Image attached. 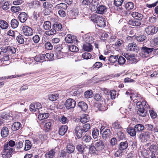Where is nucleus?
Listing matches in <instances>:
<instances>
[{"instance_id":"obj_1","label":"nucleus","mask_w":158,"mask_h":158,"mask_svg":"<svg viewBox=\"0 0 158 158\" xmlns=\"http://www.w3.org/2000/svg\"><path fill=\"white\" fill-rule=\"evenodd\" d=\"M136 107L138 108L137 114L139 116L144 117L145 113L150 108L149 106L145 101L142 102H138L136 103Z\"/></svg>"},{"instance_id":"obj_2","label":"nucleus","mask_w":158,"mask_h":158,"mask_svg":"<svg viewBox=\"0 0 158 158\" xmlns=\"http://www.w3.org/2000/svg\"><path fill=\"white\" fill-rule=\"evenodd\" d=\"M15 149L13 148L9 147L7 144H5L2 153V155L3 158H10L12 156L14 153Z\"/></svg>"},{"instance_id":"obj_3","label":"nucleus","mask_w":158,"mask_h":158,"mask_svg":"<svg viewBox=\"0 0 158 158\" xmlns=\"http://www.w3.org/2000/svg\"><path fill=\"white\" fill-rule=\"evenodd\" d=\"M62 28L61 24L59 23H56L52 26V28L49 31L45 32V34L48 35H52L56 34L57 31L61 30Z\"/></svg>"},{"instance_id":"obj_4","label":"nucleus","mask_w":158,"mask_h":158,"mask_svg":"<svg viewBox=\"0 0 158 158\" xmlns=\"http://www.w3.org/2000/svg\"><path fill=\"white\" fill-rule=\"evenodd\" d=\"M141 50L142 51L139 54L142 57L144 58L149 56V54L153 51V48H149L144 46L141 48Z\"/></svg>"},{"instance_id":"obj_5","label":"nucleus","mask_w":158,"mask_h":158,"mask_svg":"<svg viewBox=\"0 0 158 158\" xmlns=\"http://www.w3.org/2000/svg\"><path fill=\"white\" fill-rule=\"evenodd\" d=\"M145 31L147 34L152 35L158 31V28L154 26H149L145 28Z\"/></svg>"},{"instance_id":"obj_6","label":"nucleus","mask_w":158,"mask_h":158,"mask_svg":"<svg viewBox=\"0 0 158 158\" xmlns=\"http://www.w3.org/2000/svg\"><path fill=\"white\" fill-rule=\"evenodd\" d=\"M141 142H146L150 138V134L148 131L140 134L139 135Z\"/></svg>"},{"instance_id":"obj_7","label":"nucleus","mask_w":158,"mask_h":158,"mask_svg":"<svg viewBox=\"0 0 158 158\" xmlns=\"http://www.w3.org/2000/svg\"><path fill=\"white\" fill-rule=\"evenodd\" d=\"M76 105L75 101L71 98L67 99L65 104V106L67 109L74 108Z\"/></svg>"},{"instance_id":"obj_8","label":"nucleus","mask_w":158,"mask_h":158,"mask_svg":"<svg viewBox=\"0 0 158 158\" xmlns=\"http://www.w3.org/2000/svg\"><path fill=\"white\" fill-rule=\"evenodd\" d=\"M22 30L24 35L26 36H31L33 34V32L32 29L28 26H23Z\"/></svg>"},{"instance_id":"obj_9","label":"nucleus","mask_w":158,"mask_h":158,"mask_svg":"<svg viewBox=\"0 0 158 158\" xmlns=\"http://www.w3.org/2000/svg\"><path fill=\"white\" fill-rule=\"evenodd\" d=\"M94 145L98 151H100L103 149L105 147L104 143L102 140H95Z\"/></svg>"},{"instance_id":"obj_10","label":"nucleus","mask_w":158,"mask_h":158,"mask_svg":"<svg viewBox=\"0 0 158 158\" xmlns=\"http://www.w3.org/2000/svg\"><path fill=\"white\" fill-rule=\"evenodd\" d=\"M65 40L68 43H72L77 41L76 37L75 36H72L70 34H68L66 36Z\"/></svg>"},{"instance_id":"obj_11","label":"nucleus","mask_w":158,"mask_h":158,"mask_svg":"<svg viewBox=\"0 0 158 158\" xmlns=\"http://www.w3.org/2000/svg\"><path fill=\"white\" fill-rule=\"evenodd\" d=\"M131 15L133 18L139 20H141L143 19V17L142 14L135 11L132 12Z\"/></svg>"},{"instance_id":"obj_12","label":"nucleus","mask_w":158,"mask_h":158,"mask_svg":"<svg viewBox=\"0 0 158 158\" xmlns=\"http://www.w3.org/2000/svg\"><path fill=\"white\" fill-rule=\"evenodd\" d=\"M56 153V150L52 149L47 152L45 155V158H53Z\"/></svg>"},{"instance_id":"obj_13","label":"nucleus","mask_w":158,"mask_h":158,"mask_svg":"<svg viewBox=\"0 0 158 158\" xmlns=\"http://www.w3.org/2000/svg\"><path fill=\"white\" fill-rule=\"evenodd\" d=\"M128 49L130 51L137 52L139 50V47L137 46L135 43H131L128 44Z\"/></svg>"},{"instance_id":"obj_14","label":"nucleus","mask_w":158,"mask_h":158,"mask_svg":"<svg viewBox=\"0 0 158 158\" xmlns=\"http://www.w3.org/2000/svg\"><path fill=\"white\" fill-rule=\"evenodd\" d=\"M18 18L19 20L21 23H23L27 20V15L25 12L21 13L19 15Z\"/></svg>"},{"instance_id":"obj_15","label":"nucleus","mask_w":158,"mask_h":158,"mask_svg":"<svg viewBox=\"0 0 158 158\" xmlns=\"http://www.w3.org/2000/svg\"><path fill=\"white\" fill-rule=\"evenodd\" d=\"M83 131L80 126H77L75 129V134L78 139H79L82 136Z\"/></svg>"},{"instance_id":"obj_16","label":"nucleus","mask_w":158,"mask_h":158,"mask_svg":"<svg viewBox=\"0 0 158 158\" xmlns=\"http://www.w3.org/2000/svg\"><path fill=\"white\" fill-rule=\"evenodd\" d=\"M68 127L65 125H63L61 126L59 130V133L61 135H64L68 130Z\"/></svg>"},{"instance_id":"obj_17","label":"nucleus","mask_w":158,"mask_h":158,"mask_svg":"<svg viewBox=\"0 0 158 158\" xmlns=\"http://www.w3.org/2000/svg\"><path fill=\"white\" fill-rule=\"evenodd\" d=\"M134 127L137 133H142L145 128L144 126L140 124L136 125Z\"/></svg>"},{"instance_id":"obj_18","label":"nucleus","mask_w":158,"mask_h":158,"mask_svg":"<svg viewBox=\"0 0 158 158\" xmlns=\"http://www.w3.org/2000/svg\"><path fill=\"white\" fill-rule=\"evenodd\" d=\"M78 106L83 111H85L88 108L87 105L84 102L81 101L78 102Z\"/></svg>"},{"instance_id":"obj_19","label":"nucleus","mask_w":158,"mask_h":158,"mask_svg":"<svg viewBox=\"0 0 158 158\" xmlns=\"http://www.w3.org/2000/svg\"><path fill=\"white\" fill-rule=\"evenodd\" d=\"M9 134V130L6 127H3L1 129V135L3 138L6 137Z\"/></svg>"},{"instance_id":"obj_20","label":"nucleus","mask_w":158,"mask_h":158,"mask_svg":"<svg viewBox=\"0 0 158 158\" xmlns=\"http://www.w3.org/2000/svg\"><path fill=\"white\" fill-rule=\"evenodd\" d=\"M89 120V116L85 114H83L81 117L80 121L82 123H85L88 122Z\"/></svg>"},{"instance_id":"obj_21","label":"nucleus","mask_w":158,"mask_h":158,"mask_svg":"<svg viewBox=\"0 0 158 158\" xmlns=\"http://www.w3.org/2000/svg\"><path fill=\"white\" fill-rule=\"evenodd\" d=\"M105 20L102 16L99 19L97 24L98 26L100 27H104L106 25Z\"/></svg>"},{"instance_id":"obj_22","label":"nucleus","mask_w":158,"mask_h":158,"mask_svg":"<svg viewBox=\"0 0 158 158\" xmlns=\"http://www.w3.org/2000/svg\"><path fill=\"white\" fill-rule=\"evenodd\" d=\"M140 20H130L128 22L129 24L134 26H139L141 24Z\"/></svg>"},{"instance_id":"obj_23","label":"nucleus","mask_w":158,"mask_h":158,"mask_svg":"<svg viewBox=\"0 0 158 158\" xmlns=\"http://www.w3.org/2000/svg\"><path fill=\"white\" fill-rule=\"evenodd\" d=\"M127 133L131 136H134L136 135V131L135 127H128L127 130Z\"/></svg>"},{"instance_id":"obj_24","label":"nucleus","mask_w":158,"mask_h":158,"mask_svg":"<svg viewBox=\"0 0 158 158\" xmlns=\"http://www.w3.org/2000/svg\"><path fill=\"white\" fill-rule=\"evenodd\" d=\"M110 134V131L109 129H106L102 133V138L103 139L106 140L109 138Z\"/></svg>"},{"instance_id":"obj_25","label":"nucleus","mask_w":158,"mask_h":158,"mask_svg":"<svg viewBox=\"0 0 158 158\" xmlns=\"http://www.w3.org/2000/svg\"><path fill=\"white\" fill-rule=\"evenodd\" d=\"M106 6H104L101 5L97 8L96 12L99 14H102L104 12H106Z\"/></svg>"},{"instance_id":"obj_26","label":"nucleus","mask_w":158,"mask_h":158,"mask_svg":"<svg viewBox=\"0 0 158 158\" xmlns=\"http://www.w3.org/2000/svg\"><path fill=\"white\" fill-rule=\"evenodd\" d=\"M125 7L127 10H130L133 9L134 7V3L131 2L126 3L125 4Z\"/></svg>"},{"instance_id":"obj_27","label":"nucleus","mask_w":158,"mask_h":158,"mask_svg":"<svg viewBox=\"0 0 158 158\" xmlns=\"http://www.w3.org/2000/svg\"><path fill=\"white\" fill-rule=\"evenodd\" d=\"M75 150V147L73 144H69L66 147V151L68 153H73Z\"/></svg>"},{"instance_id":"obj_28","label":"nucleus","mask_w":158,"mask_h":158,"mask_svg":"<svg viewBox=\"0 0 158 158\" xmlns=\"http://www.w3.org/2000/svg\"><path fill=\"white\" fill-rule=\"evenodd\" d=\"M45 59V55L44 54L37 55L34 58V59L35 61L40 62H43Z\"/></svg>"},{"instance_id":"obj_29","label":"nucleus","mask_w":158,"mask_h":158,"mask_svg":"<svg viewBox=\"0 0 158 158\" xmlns=\"http://www.w3.org/2000/svg\"><path fill=\"white\" fill-rule=\"evenodd\" d=\"M59 95L57 93L51 94L48 96V98L51 101H55L59 98Z\"/></svg>"},{"instance_id":"obj_30","label":"nucleus","mask_w":158,"mask_h":158,"mask_svg":"<svg viewBox=\"0 0 158 158\" xmlns=\"http://www.w3.org/2000/svg\"><path fill=\"white\" fill-rule=\"evenodd\" d=\"M92 135L94 139L98 138L99 135V130L96 127L94 128L92 130Z\"/></svg>"},{"instance_id":"obj_31","label":"nucleus","mask_w":158,"mask_h":158,"mask_svg":"<svg viewBox=\"0 0 158 158\" xmlns=\"http://www.w3.org/2000/svg\"><path fill=\"white\" fill-rule=\"evenodd\" d=\"M21 126L20 123L17 122H15L12 125V129L13 131H16L19 130Z\"/></svg>"},{"instance_id":"obj_32","label":"nucleus","mask_w":158,"mask_h":158,"mask_svg":"<svg viewBox=\"0 0 158 158\" xmlns=\"http://www.w3.org/2000/svg\"><path fill=\"white\" fill-rule=\"evenodd\" d=\"M123 130V129L120 130V131H118L117 132V137L120 140L123 139L126 137L124 133L122 131Z\"/></svg>"},{"instance_id":"obj_33","label":"nucleus","mask_w":158,"mask_h":158,"mask_svg":"<svg viewBox=\"0 0 158 158\" xmlns=\"http://www.w3.org/2000/svg\"><path fill=\"white\" fill-rule=\"evenodd\" d=\"M83 48L85 51L89 52L93 49V47L90 44L86 43L83 45Z\"/></svg>"},{"instance_id":"obj_34","label":"nucleus","mask_w":158,"mask_h":158,"mask_svg":"<svg viewBox=\"0 0 158 158\" xmlns=\"http://www.w3.org/2000/svg\"><path fill=\"white\" fill-rule=\"evenodd\" d=\"M0 27L2 29H6L8 27V23L5 21L0 20Z\"/></svg>"},{"instance_id":"obj_35","label":"nucleus","mask_w":158,"mask_h":158,"mask_svg":"<svg viewBox=\"0 0 158 158\" xmlns=\"http://www.w3.org/2000/svg\"><path fill=\"white\" fill-rule=\"evenodd\" d=\"M55 8L57 9H63L66 10L67 8V6L66 4L64 3H61L57 4Z\"/></svg>"},{"instance_id":"obj_36","label":"nucleus","mask_w":158,"mask_h":158,"mask_svg":"<svg viewBox=\"0 0 158 158\" xmlns=\"http://www.w3.org/2000/svg\"><path fill=\"white\" fill-rule=\"evenodd\" d=\"M101 16H102L99 15L97 14H94L91 15L90 18L92 21L97 23Z\"/></svg>"},{"instance_id":"obj_37","label":"nucleus","mask_w":158,"mask_h":158,"mask_svg":"<svg viewBox=\"0 0 158 158\" xmlns=\"http://www.w3.org/2000/svg\"><path fill=\"white\" fill-rule=\"evenodd\" d=\"M51 27V24L50 21H46L44 22L43 28L45 30H50Z\"/></svg>"},{"instance_id":"obj_38","label":"nucleus","mask_w":158,"mask_h":158,"mask_svg":"<svg viewBox=\"0 0 158 158\" xmlns=\"http://www.w3.org/2000/svg\"><path fill=\"white\" fill-rule=\"evenodd\" d=\"M128 146L127 141L121 142L119 144V149L120 150H123L126 149Z\"/></svg>"},{"instance_id":"obj_39","label":"nucleus","mask_w":158,"mask_h":158,"mask_svg":"<svg viewBox=\"0 0 158 158\" xmlns=\"http://www.w3.org/2000/svg\"><path fill=\"white\" fill-rule=\"evenodd\" d=\"M49 116V114L48 113L40 114L38 116V118L39 120H41L47 118Z\"/></svg>"},{"instance_id":"obj_40","label":"nucleus","mask_w":158,"mask_h":158,"mask_svg":"<svg viewBox=\"0 0 158 158\" xmlns=\"http://www.w3.org/2000/svg\"><path fill=\"white\" fill-rule=\"evenodd\" d=\"M31 142L28 140H25V146L24 150L25 151L29 150L31 148Z\"/></svg>"},{"instance_id":"obj_41","label":"nucleus","mask_w":158,"mask_h":158,"mask_svg":"<svg viewBox=\"0 0 158 158\" xmlns=\"http://www.w3.org/2000/svg\"><path fill=\"white\" fill-rule=\"evenodd\" d=\"M11 27L13 28H16L19 25V22L15 19H13L11 21Z\"/></svg>"},{"instance_id":"obj_42","label":"nucleus","mask_w":158,"mask_h":158,"mask_svg":"<svg viewBox=\"0 0 158 158\" xmlns=\"http://www.w3.org/2000/svg\"><path fill=\"white\" fill-rule=\"evenodd\" d=\"M0 117L4 119H8L10 117V116L9 113L5 112H3L0 113Z\"/></svg>"},{"instance_id":"obj_43","label":"nucleus","mask_w":158,"mask_h":158,"mask_svg":"<svg viewBox=\"0 0 158 158\" xmlns=\"http://www.w3.org/2000/svg\"><path fill=\"white\" fill-rule=\"evenodd\" d=\"M90 128V124L87 123L83 125L81 128V130L83 131L84 132H85L88 131Z\"/></svg>"},{"instance_id":"obj_44","label":"nucleus","mask_w":158,"mask_h":158,"mask_svg":"<svg viewBox=\"0 0 158 158\" xmlns=\"http://www.w3.org/2000/svg\"><path fill=\"white\" fill-rule=\"evenodd\" d=\"M118 56H115L113 55L110 56L109 57V58L108 59V61H109L108 63L109 62V63H114L115 62L118 58Z\"/></svg>"},{"instance_id":"obj_45","label":"nucleus","mask_w":158,"mask_h":158,"mask_svg":"<svg viewBox=\"0 0 158 158\" xmlns=\"http://www.w3.org/2000/svg\"><path fill=\"white\" fill-rule=\"evenodd\" d=\"M112 127L114 128L118 129L120 130H123V129L120 125L119 122L118 121H116L112 125Z\"/></svg>"},{"instance_id":"obj_46","label":"nucleus","mask_w":158,"mask_h":158,"mask_svg":"<svg viewBox=\"0 0 158 158\" xmlns=\"http://www.w3.org/2000/svg\"><path fill=\"white\" fill-rule=\"evenodd\" d=\"M118 59V64L120 65L124 64L126 61V60H125V58L122 56H120Z\"/></svg>"},{"instance_id":"obj_47","label":"nucleus","mask_w":158,"mask_h":158,"mask_svg":"<svg viewBox=\"0 0 158 158\" xmlns=\"http://www.w3.org/2000/svg\"><path fill=\"white\" fill-rule=\"evenodd\" d=\"M91 139L90 136L88 135H85L82 139V141L85 143H89L90 142Z\"/></svg>"},{"instance_id":"obj_48","label":"nucleus","mask_w":158,"mask_h":158,"mask_svg":"<svg viewBox=\"0 0 158 158\" xmlns=\"http://www.w3.org/2000/svg\"><path fill=\"white\" fill-rule=\"evenodd\" d=\"M76 148L77 150L80 152L81 153H83L85 148L83 145L81 144H77L76 146Z\"/></svg>"},{"instance_id":"obj_49","label":"nucleus","mask_w":158,"mask_h":158,"mask_svg":"<svg viewBox=\"0 0 158 158\" xmlns=\"http://www.w3.org/2000/svg\"><path fill=\"white\" fill-rule=\"evenodd\" d=\"M98 150L97 148L94 146H92L90 147L89 148V152L91 153L96 154L98 153Z\"/></svg>"},{"instance_id":"obj_50","label":"nucleus","mask_w":158,"mask_h":158,"mask_svg":"<svg viewBox=\"0 0 158 158\" xmlns=\"http://www.w3.org/2000/svg\"><path fill=\"white\" fill-rule=\"evenodd\" d=\"M69 50L72 52H76L79 50L78 48L73 45H70L69 46Z\"/></svg>"},{"instance_id":"obj_51","label":"nucleus","mask_w":158,"mask_h":158,"mask_svg":"<svg viewBox=\"0 0 158 158\" xmlns=\"http://www.w3.org/2000/svg\"><path fill=\"white\" fill-rule=\"evenodd\" d=\"M16 39L18 42L20 44H23L24 42V40L23 36L21 35L17 36Z\"/></svg>"},{"instance_id":"obj_52","label":"nucleus","mask_w":158,"mask_h":158,"mask_svg":"<svg viewBox=\"0 0 158 158\" xmlns=\"http://www.w3.org/2000/svg\"><path fill=\"white\" fill-rule=\"evenodd\" d=\"M93 95V93L91 90H89L85 93V96L86 98L92 97Z\"/></svg>"},{"instance_id":"obj_53","label":"nucleus","mask_w":158,"mask_h":158,"mask_svg":"<svg viewBox=\"0 0 158 158\" xmlns=\"http://www.w3.org/2000/svg\"><path fill=\"white\" fill-rule=\"evenodd\" d=\"M136 39L138 41L142 42L146 39V37L143 35H140L136 36Z\"/></svg>"},{"instance_id":"obj_54","label":"nucleus","mask_w":158,"mask_h":158,"mask_svg":"<svg viewBox=\"0 0 158 158\" xmlns=\"http://www.w3.org/2000/svg\"><path fill=\"white\" fill-rule=\"evenodd\" d=\"M53 6V5L48 2H44L43 5V7L46 9H51Z\"/></svg>"},{"instance_id":"obj_55","label":"nucleus","mask_w":158,"mask_h":158,"mask_svg":"<svg viewBox=\"0 0 158 158\" xmlns=\"http://www.w3.org/2000/svg\"><path fill=\"white\" fill-rule=\"evenodd\" d=\"M60 122L62 124H66L68 123L69 120L67 118L64 116H62L60 118Z\"/></svg>"},{"instance_id":"obj_56","label":"nucleus","mask_w":158,"mask_h":158,"mask_svg":"<svg viewBox=\"0 0 158 158\" xmlns=\"http://www.w3.org/2000/svg\"><path fill=\"white\" fill-rule=\"evenodd\" d=\"M150 42L152 46L158 45V37H156L152 39Z\"/></svg>"},{"instance_id":"obj_57","label":"nucleus","mask_w":158,"mask_h":158,"mask_svg":"<svg viewBox=\"0 0 158 158\" xmlns=\"http://www.w3.org/2000/svg\"><path fill=\"white\" fill-rule=\"evenodd\" d=\"M52 123L51 122H48L46 123L44 125V128L47 131H49L51 129Z\"/></svg>"},{"instance_id":"obj_58","label":"nucleus","mask_w":158,"mask_h":158,"mask_svg":"<svg viewBox=\"0 0 158 158\" xmlns=\"http://www.w3.org/2000/svg\"><path fill=\"white\" fill-rule=\"evenodd\" d=\"M83 58L85 59H88L91 58L92 56L91 54L89 52H85L82 54Z\"/></svg>"},{"instance_id":"obj_59","label":"nucleus","mask_w":158,"mask_h":158,"mask_svg":"<svg viewBox=\"0 0 158 158\" xmlns=\"http://www.w3.org/2000/svg\"><path fill=\"white\" fill-rule=\"evenodd\" d=\"M21 10V8L19 6H12L11 8V11L14 13L18 12Z\"/></svg>"},{"instance_id":"obj_60","label":"nucleus","mask_w":158,"mask_h":158,"mask_svg":"<svg viewBox=\"0 0 158 158\" xmlns=\"http://www.w3.org/2000/svg\"><path fill=\"white\" fill-rule=\"evenodd\" d=\"M8 52L12 53H15L16 52V49L14 47L8 46L7 47Z\"/></svg>"},{"instance_id":"obj_61","label":"nucleus","mask_w":158,"mask_h":158,"mask_svg":"<svg viewBox=\"0 0 158 158\" xmlns=\"http://www.w3.org/2000/svg\"><path fill=\"white\" fill-rule=\"evenodd\" d=\"M30 110L31 111L33 112H34L37 110L35 103H32L30 105Z\"/></svg>"},{"instance_id":"obj_62","label":"nucleus","mask_w":158,"mask_h":158,"mask_svg":"<svg viewBox=\"0 0 158 158\" xmlns=\"http://www.w3.org/2000/svg\"><path fill=\"white\" fill-rule=\"evenodd\" d=\"M45 48L47 50H51L52 49L53 46L49 42H47L45 44Z\"/></svg>"},{"instance_id":"obj_63","label":"nucleus","mask_w":158,"mask_h":158,"mask_svg":"<svg viewBox=\"0 0 158 158\" xmlns=\"http://www.w3.org/2000/svg\"><path fill=\"white\" fill-rule=\"evenodd\" d=\"M145 129L149 131H152L153 129V125L151 124H147L145 125Z\"/></svg>"},{"instance_id":"obj_64","label":"nucleus","mask_w":158,"mask_h":158,"mask_svg":"<svg viewBox=\"0 0 158 158\" xmlns=\"http://www.w3.org/2000/svg\"><path fill=\"white\" fill-rule=\"evenodd\" d=\"M124 1V0H114V5L117 6H120L122 5Z\"/></svg>"}]
</instances>
